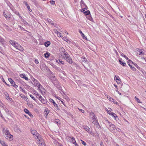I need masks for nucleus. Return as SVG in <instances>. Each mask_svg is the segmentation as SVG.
Here are the masks:
<instances>
[{
	"label": "nucleus",
	"instance_id": "1",
	"mask_svg": "<svg viewBox=\"0 0 146 146\" xmlns=\"http://www.w3.org/2000/svg\"><path fill=\"white\" fill-rule=\"evenodd\" d=\"M9 42L12 46L19 51H21L24 50L23 47L18 43L16 42L15 41L11 40Z\"/></svg>",
	"mask_w": 146,
	"mask_h": 146
},
{
	"label": "nucleus",
	"instance_id": "2",
	"mask_svg": "<svg viewBox=\"0 0 146 146\" xmlns=\"http://www.w3.org/2000/svg\"><path fill=\"white\" fill-rule=\"evenodd\" d=\"M36 143L38 146H45L44 142L41 136L36 138Z\"/></svg>",
	"mask_w": 146,
	"mask_h": 146
},
{
	"label": "nucleus",
	"instance_id": "3",
	"mask_svg": "<svg viewBox=\"0 0 146 146\" xmlns=\"http://www.w3.org/2000/svg\"><path fill=\"white\" fill-rule=\"evenodd\" d=\"M64 57V59L69 64H72L73 62V61L70 55L68 53H67L66 55Z\"/></svg>",
	"mask_w": 146,
	"mask_h": 146
},
{
	"label": "nucleus",
	"instance_id": "4",
	"mask_svg": "<svg viewBox=\"0 0 146 146\" xmlns=\"http://www.w3.org/2000/svg\"><path fill=\"white\" fill-rule=\"evenodd\" d=\"M31 132L35 138L40 135L38 133H37V131L35 130L31 129Z\"/></svg>",
	"mask_w": 146,
	"mask_h": 146
},
{
	"label": "nucleus",
	"instance_id": "5",
	"mask_svg": "<svg viewBox=\"0 0 146 146\" xmlns=\"http://www.w3.org/2000/svg\"><path fill=\"white\" fill-rule=\"evenodd\" d=\"M108 123H109L108 125V128L111 131L114 130L115 128V125L113 124H110V123H109V121Z\"/></svg>",
	"mask_w": 146,
	"mask_h": 146
},
{
	"label": "nucleus",
	"instance_id": "6",
	"mask_svg": "<svg viewBox=\"0 0 146 146\" xmlns=\"http://www.w3.org/2000/svg\"><path fill=\"white\" fill-rule=\"evenodd\" d=\"M33 82L34 83L35 86L38 87V89H39L40 88V87L42 86L40 84L39 82L35 79H34Z\"/></svg>",
	"mask_w": 146,
	"mask_h": 146
},
{
	"label": "nucleus",
	"instance_id": "7",
	"mask_svg": "<svg viewBox=\"0 0 146 146\" xmlns=\"http://www.w3.org/2000/svg\"><path fill=\"white\" fill-rule=\"evenodd\" d=\"M3 132L5 136H6L7 135H8L10 133L9 130L7 128H5L3 129Z\"/></svg>",
	"mask_w": 146,
	"mask_h": 146
},
{
	"label": "nucleus",
	"instance_id": "8",
	"mask_svg": "<svg viewBox=\"0 0 146 146\" xmlns=\"http://www.w3.org/2000/svg\"><path fill=\"white\" fill-rule=\"evenodd\" d=\"M83 127L90 134L92 135L93 134V133L92 132V131H91L90 130V128L88 126L84 125L83 126Z\"/></svg>",
	"mask_w": 146,
	"mask_h": 146
},
{
	"label": "nucleus",
	"instance_id": "9",
	"mask_svg": "<svg viewBox=\"0 0 146 146\" xmlns=\"http://www.w3.org/2000/svg\"><path fill=\"white\" fill-rule=\"evenodd\" d=\"M136 54L137 55H143L144 53L143 52V51L142 50L137 48V50L136 51Z\"/></svg>",
	"mask_w": 146,
	"mask_h": 146
},
{
	"label": "nucleus",
	"instance_id": "10",
	"mask_svg": "<svg viewBox=\"0 0 146 146\" xmlns=\"http://www.w3.org/2000/svg\"><path fill=\"white\" fill-rule=\"evenodd\" d=\"M69 138L71 139L70 141L73 144L75 145L76 146H78V145L77 144L75 139L74 137H69Z\"/></svg>",
	"mask_w": 146,
	"mask_h": 146
},
{
	"label": "nucleus",
	"instance_id": "11",
	"mask_svg": "<svg viewBox=\"0 0 146 146\" xmlns=\"http://www.w3.org/2000/svg\"><path fill=\"white\" fill-rule=\"evenodd\" d=\"M5 138L8 140H12L13 139V136L10 134V133L6 136H5Z\"/></svg>",
	"mask_w": 146,
	"mask_h": 146
},
{
	"label": "nucleus",
	"instance_id": "12",
	"mask_svg": "<svg viewBox=\"0 0 146 146\" xmlns=\"http://www.w3.org/2000/svg\"><path fill=\"white\" fill-rule=\"evenodd\" d=\"M59 50L61 54L64 55H65L67 53L66 52L65 50L63 47H61L59 49Z\"/></svg>",
	"mask_w": 146,
	"mask_h": 146
},
{
	"label": "nucleus",
	"instance_id": "13",
	"mask_svg": "<svg viewBox=\"0 0 146 146\" xmlns=\"http://www.w3.org/2000/svg\"><path fill=\"white\" fill-rule=\"evenodd\" d=\"M18 16L19 17L21 18V20L22 22H23V23L24 24V25H28L29 24L28 23L23 19L22 18V17H21V16H20V15L19 14V13H18Z\"/></svg>",
	"mask_w": 146,
	"mask_h": 146
},
{
	"label": "nucleus",
	"instance_id": "14",
	"mask_svg": "<svg viewBox=\"0 0 146 146\" xmlns=\"http://www.w3.org/2000/svg\"><path fill=\"white\" fill-rule=\"evenodd\" d=\"M8 80L10 82L12 86H13L14 87H15V86H17V85H15V82L12 79H11V78H9Z\"/></svg>",
	"mask_w": 146,
	"mask_h": 146
},
{
	"label": "nucleus",
	"instance_id": "15",
	"mask_svg": "<svg viewBox=\"0 0 146 146\" xmlns=\"http://www.w3.org/2000/svg\"><path fill=\"white\" fill-rule=\"evenodd\" d=\"M50 101L51 102L53 103V105L57 110H59V109L58 105L55 103L54 101L52 99H50Z\"/></svg>",
	"mask_w": 146,
	"mask_h": 146
},
{
	"label": "nucleus",
	"instance_id": "16",
	"mask_svg": "<svg viewBox=\"0 0 146 146\" xmlns=\"http://www.w3.org/2000/svg\"><path fill=\"white\" fill-rule=\"evenodd\" d=\"M114 80H116V82L118 84H120V78L119 76H115L114 77Z\"/></svg>",
	"mask_w": 146,
	"mask_h": 146
},
{
	"label": "nucleus",
	"instance_id": "17",
	"mask_svg": "<svg viewBox=\"0 0 146 146\" xmlns=\"http://www.w3.org/2000/svg\"><path fill=\"white\" fill-rule=\"evenodd\" d=\"M23 3L26 5V6L27 7L28 9L30 12H31L32 11V10L30 9V6L25 1H24Z\"/></svg>",
	"mask_w": 146,
	"mask_h": 146
},
{
	"label": "nucleus",
	"instance_id": "18",
	"mask_svg": "<svg viewBox=\"0 0 146 146\" xmlns=\"http://www.w3.org/2000/svg\"><path fill=\"white\" fill-rule=\"evenodd\" d=\"M20 76L21 78H24L27 80H28V78L25 76V74H20Z\"/></svg>",
	"mask_w": 146,
	"mask_h": 146
},
{
	"label": "nucleus",
	"instance_id": "19",
	"mask_svg": "<svg viewBox=\"0 0 146 146\" xmlns=\"http://www.w3.org/2000/svg\"><path fill=\"white\" fill-rule=\"evenodd\" d=\"M3 16L7 20H10L11 17L9 16H7L5 12H3Z\"/></svg>",
	"mask_w": 146,
	"mask_h": 146
},
{
	"label": "nucleus",
	"instance_id": "20",
	"mask_svg": "<svg viewBox=\"0 0 146 146\" xmlns=\"http://www.w3.org/2000/svg\"><path fill=\"white\" fill-rule=\"evenodd\" d=\"M4 94L5 96L7 97V99L9 100L10 101H11L12 100V98H10L9 97V95L7 92H4Z\"/></svg>",
	"mask_w": 146,
	"mask_h": 146
},
{
	"label": "nucleus",
	"instance_id": "21",
	"mask_svg": "<svg viewBox=\"0 0 146 146\" xmlns=\"http://www.w3.org/2000/svg\"><path fill=\"white\" fill-rule=\"evenodd\" d=\"M122 59H120L119 60V63L123 66H125L126 64V63L125 62H123V61H122Z\"/></svg>",
	"mask_w": 146,
	"mask_h": 146
},
{
	"label": "nucleus",
	"instance_id": "22",
	"mask_svg": "<svg viewBox=\"0 0 146 146\" xmlns=\"http://www.w3.org/2000/svg\"><path fill=\"white\" fill-rule=\"evenodd\" d=\"M108 99L110 101L112 102L113 103H115V100L113 98H112L109 96H107Z\"/></svg>",
	"mask_w": 146,
	"mask_h": 146
},
{
	"label": "nucleus",
	"instance_id": "23",
	"mask_svg": "<svg viewBox=\"0 0 146 146\" xmlns=\"http://www.w3.org/2000/svg\"><path fill=\"white\" fill-rule=\"evenodd\" d=\"M50 44V42L49 41H47L44 43V45L45 46L47 47Z\"/></svg>",
	"mask_w": 146,
	"mask_h": 146
},
{
	"label": "nucleus",
	"instance_id": "24",
	"mask_svg": "<svg viewBox=\"0 0 146 146\" xmlns=\"http://www.w3.org/2000/svg\"><path fill=\"white\" fill-rule=\"evenodd\" d=\"M82 61L84 63H87L88 62V60L85 57H82Z\"/></svg>",
	"mask_w": 146,
	"mask_h": 146
},
{
	"label": "nucleus",
	"instance_id": "25",
	"mask_svg": "<svg viewBox=\"0 0 146 146\" xmlns=\"http://www.w3.org/2000/svg\"><path fill=\"white\" fill-rule=\"evenodd\" d=\"M49 112V111L47 109H46L45 110L44 112L45 114V115L46 117H47L48 115Z\"/></svg>",
	"mask_w": 146,
	"mask_h": 146
},
{
	"label": "nucleus",
	"instance_id": "26",
	"mask_svg": "<svg viewBox=\"0 0 146 146\" xmlns=\"http://www.w3.org/2000/svg\"><path fill=\"white\" fill-rule=\"evenodd\" d=\"M0 143L3 146H8L4 141H2L0 140Z\"/></svg>",
	"mask_w": 146,
	"mask_h": 146
},
{
	"label": "nucleus",
	"instance_id": "27",
	"mask_svg": "<svg viewBox=\"0 0 146 146\" xmlns=\"http://www.w3.org/2000/svg\"><path fill=\"white\" fill-rule=\"evenodd\" d=\"M50 54L49 53L47 52L44 54L45 57L46 58H48L50 56Z\"/></svg>",
	"mask_w": 146,
	"mask_h": 146
},
{
	"label": "nucleus",
	"instance_id": "28",
	"mask_svg": "<svg viewBox=\"0 0 146 146\" xmlns=\"http://www.w3.org/2000/svg\"><path fill=\"white\" fill-rule=\"evenodd\" d=\"M40 100L43 104H45L46 103V100H45L43 98L42 99H41Z\"/></svg>",
	"mask_w": 146,
	"mask_h": 146
},
{
	"label": "nucleus",
	"instance_id": "29",
	"mask_svg": "<svg viewBox=\"0 0 146 146\" xmlns=\"http://www.w3.org/2000/svg\"><path fill=\"white\" fill-rule=\"evenodd\" d=\"M17 129L15 130V131L18 133L21 132L20 129L17 126L15 128V129Z\"/></svg>",
	"mask_w": 146,
	"mask_h": 146
},
{
	"label": "nucleus",
	"instance_id": "30",
	"mask_svg": "<svg viewBox=\"0 0 146 146\" xmlns=\"http://www.w3.org/2000/svg\"><path fill=\"white\" fill-rule=\"evenodd\" d=\"M128 65L130 66L131 69L133 71H135L136 70V69L133 66H132V65H130L129 64H128Z\"/></svg>",
	"mask_w": 146,
	"mask_h": 146
},
{
	"label": "nucleus",
	"instance_id": "31",
	"mask_svg": "<svg viewBox=\"0 0 146 146\" xmlns=\"http://www.w3.org/2000/svg\"><path fill=\"white\" fill-rule=\"evenodd\" d=\"M80 4L81 5L82 7H83V6H84L86 5L85 4L84 2V1L83 0H81L80 2Z\"/></svg>",
	"mask_w": 146,
	"mask_h": 146
},
{
	"label": "nucleus",
	"instance_id": "32",
	"mask_svg": "<svg viewBox=\"0 0 146 146\" xmlns=\"http://www.w3.org/2000/svg\"><path fill=\"white\" fill-rule=\"evenodd\" d=\"M55 122L58 125L60 124V120L58 119H56L55 120Z\"/></svg>",
	"mask_w": 146,
	"mask_h": 146
},
{
	"label": "nucleus",
	"instance_id": "33",
	"mask_svg": "<svg viewBox=\"0 0 146 146\" xmlns=\"http://www.w3.org/2000/svg\"><path fill=\"white\" fill-rule=\"evenodd\" d=\"M48 22L50 24H51L52 25H54V23L52 21V20L50 19H49L48 20Z\"/></svg>",
	"mask_w": 146,
	"mask_h": 146
},
{
	"label": "nucleus",
	"instance_id": "34",
	"mask_svg": "<svg viewBox=\"0 0 146 146\" xmlns=\"http://www.w3.org/2000/svg\"><path fill=\"white\" fill-rule=\"evenodd\" d=\"M142 61L143 63L146 62V58L142 57Z\"/></svg>",
	"mask_w": 146,
	"mask_h": 146
},
{
	"label": "nucleus",
	"instance_id": "35",
	"mask_svg": "<svg viewBox=\"0 0 146 146\" xmlns=\"http://www.w3.org/2000/svg\"><path fill=\"white\" fill-rule=\"evenodd\" d=\"M135 99H136L137 100V101L138 103H141V102H140V100L136 96H135Z\"/></svg>",
	"mask_w": 146,
	"mask_h": 146
},
{
	"label": "nucleus",
	"instance_id": "36",
	"mask_svg": "<svg viewBox=\"0 0 146 146\" xmlns=\"http://www.w3.org/2000/svg\"><path fill=\"white\" fill-rule=\"evenodd\" d=\"M56 33H57L58 36V37H61L62 35V34L61 33L58 32V31H57L56 32H55Z\"/></svg>",
	"mask_w": 146,
	"mask_h": 146
},
{
	"label": "nucleus",
	"instance_id": "37",
	"mask_svg": "<svg viewBox=\"0 0 146 146\" xmlns=\"http://www.w3.org/2000/svg\"><path fill=\"white\" fill-rule=\"evenodd\" d=\"M96 116H95V115H94L92 117V119H94L95 120L93 121V122H92V123H93L94 122V121L96 122H97V121L96 120Z\"/></svg>",
	"mask_w": 146,
	"mask_h": 146
},
{
	"label": "nucleus",
	"instance_id": "38",
	"mask_svg": "<svg viewBox=\"0 0 146 146\" xmlns=\"http://www.w3.org/2000/svg\"><path fill=\"white\" fill-rule=\"evenodd\" d=\"M84 13L86 15H88L90 14V12L88 10L86 11H85Z\"/></svg>",
	"mask_w": 146,
	"mask_h": 146
},
{
	"label": "nucleus",
	"instance_id": "39",
	"mask_svg": "<svg viewBox=\"0 0 146 146\" xmlns=\"http://www.w3.org/2000/svg\"><path fill=\"white\" fill-rule=\"evenodd\" d=\"M19 89L22 92H23V93H25V90H24L22 87H20V88H19Z\"/></svg>",
	"mask_w": 146,
	"mask_h": 146
},
{
	"label": "nucleus",
	"instance_id": "40",
	"mask_svg": "<svg viewBox=\"0 0 146 146\" xmlns=\"http://www.w3.org/2000/svg\"><path fill=\"white\" fill-rule=\"evenodd\" d=\"M30 96L33 100L36 102V101L37 100L36 99H35L34 97L32 95L30 94Z\"/></svg>",
	"mask_w": 146,
	"mask_h": 146
},
{
	"label": "nucleus",
	"instance_id": "41",
	"mask_svg": "<svg viewBox=\"0 0 146 146\" xmlns=\"http://www.w3.org/2000/svg\"><path fill=\"white\" fill-rule=\"evenodd\" d=\"M24 111L25 113L27 114H28L29 113V110L26 108L24 109Z\"/></svg>",
	"mask_w": 146,
	"mask_h": 146
},
{
	"label": "nucleus",
	"instance_id": "42",
	"mask_svg": "<svg viewBox=\"0 0 146 146\" xmlns=\"http://www.w3.org/2000/svg\"><path fill=\"white\" fill-rule=\"evenodd\" d=\"M81 141H82V144L84 146L86 145V143L85 142L82 140H81Z\"/></svg>",
	"mask_w": 146,
	"mask_h": 146
},
{
	"label": "nucleus",
	"instance_id": "43",
	"mask_svg": "<svg viewBox=\"0 0 146 146\" xmlns=\"http://www.w3.org/2000/svg\"><path fill=\"white\" fill-rule=\"evenodd\" d=\"M18 26L20 28L21 30L26 31V30L24 28H23L22 27H21L20 25H19Z\"/></svg>",
	"mask_w": 146,
	"mask_h": 146
},
{
	"label": "nucleus",
	"instance_id": "44",
	"mask_svg": "<svg viewBox=\"0 0 146 146\" xmlns=\"http://www.w3.org/2000/svg\"><path fill=\"white\" fill-rule=\"evenodd\" d=\"M111 115H112L115 118L117 117L116 115L114 113H111Z\"/></svg>",
	"mask_w": 146,
	"mask_h": 146
},
{
	"label": "nucleus",
	"instance_id": "45",
	"mask_svg": "<svg viewBox=\"0 0 146 146\" xmlns=\"http://www.w3.org/2000/svg\"><path fill=\"white\" fill-rule=\"evenodd\" d=\"M81 36L84 39H87V38L85 36L84 34L83 33L81 34Z\"/></svg>",
	"mask_w": 146,
	"mask_h": 146
},
{
	"label": "nucleus",
	"instance_id": "46",
	"mask_svg": "<svg viewBox=\"0 0 146 146\" xmlns=\"http://www.w3.org/2000/svg\"><path fill=\"white\" fill-rule=\"evenodd\" d=\"M61 61H62V60L59 59H58L56 60V62H57L59 64L60 63H61Z\"/></svg>",
	"mask_w": 146,
	"mask_h": 146
},
{
	"label": "nucleus",
	"instance_id": "47",
	"mask_svg": "<svg viewBox=\"0 0 146 146\" xmlns=\"http://www.w3.org/2000/svg\"><path fill=\"white\" fill-rule=\"evenodd\" d=\"M121 55L122 56H123V57H125V58H126V59H128V58L127 57H126V56L125 55H124V54H123V53H122L121 54Z\"/></svg>",
	"mask_w": 146,
	"mask_h": 146
},
{
	"label": "nucleus",
	"instance_id": "48",
	"mask_svg": "<svg viewBox=\"0 0 146 146\" xmlns=\"http://www.w3.org/2000/svg\"><path fill=\"white\" fill-rule=\"evenodd\" d=\"M3 82H4L8 86H10V85L6 83V82H5L4 79L3 78Z\"/></svg>",
	"mask_w": 146,
	"mask_h": 146
},
{
	"label": "nucleus",
	"instance_id": "49",
	"mask_svg": "<svg viewBox=\"0 0 146 146\" xmlns=\"http://www.w3.org/2000/svg\"><path fill=\"white\" fill-rule=\"evenodd\" d=\"M55 97L57 99H58L59 100H60V101H61V100H62V99L60 98V97L58 96H55Z\"/></svg>",
	"mask_w": 146,
	"mask_h": 146
},
{
	"label": "nucleus",
	"instance_id": "50",
	"mask_svg": "<svg viewBox=\"0 0 146 146\" xmlns=\"http://www.w3.org/2000/svg\"><path fill=\"white\" fill-rule=\"evenodd\" d=\"M107 110V111L108 113L110 115H111V113H112V112H111L110 111L108 110Z\"/></svg>",
	"mask_w": 146,
	"mask_h": 146
},
{
	"label": "nucleus",
	"instance_id": "51",
	"mask_svg": "<svg viewBox=\"0 0 146 146\" xmlns=\"http://www.w3.org/2000/svg\"><path fill=\"white\" fill-rule=\"evenodd\" d=\"M3 38L1 36H0V42H3Z\"/></svg>",
	"mask_w": 146,
	"mask_h": 146
},
{
	"label": "nucleus",
	"instance_id": "52",
	"mask_svg": "<svg viewBox=\"0 0 146 146\" xmlns=\"http://www.w3.org/2000/svg\"><path fill=\"white\" fill-rule=\"evenodd\" d=\"M56 143H55V144H54V145H55V146H59V145H60V143L58 142H56Z\"/></svg>",
	"mask_w": 146,
	"mask_h": 146
},
{
	"label": "nucleus",
	"instance_id": "53",
	"mask_svg": "<svg viewBox=\"0 0 146 146\" xmlns=\"http://www.w3.org/2000/svg\"><path fill=\"white\" fill-rule=\"evenodd\" d=\"M35 63L36 64H38L39 63L38 60L36 59L35 60Z\"/></svg>",
	"mask_w": 146,
	"mask_h": 146
},
{
	"label": "nucleus",
	"instance_id": "54",
	"mask_svg": "<svg viewBox=\"0 0 146 146\" xmlns=\"http://www.w3.org/2000/svg\"><path fill=\"white\" fill-rule=\"evenodd\" d=\"M28 114L31 117H33V115L30 112H29Z\"/></svg>",
	"mask_w": 146,
	"mask_h": 146
},
{
	"label": "nucleus",
	"instance_id": "55",
	"mask_svg": "<svg viewBox=\"0 0 146 146\" xmlns=\"http://www.w3.org/2000/svg\"><path fill=\"white\" fill-rule=\"evenodd\" d=\"M50 3L52 5H54L55 4V1H50Z\"/></svg>",
	"mask_w": 146,
	"mask_h": 146
},
{
	"label": "nucleus",
	"instance_id": "56",
	"mask_svg": "<svg viewBox=\"0 0 146 146\" xmlns=\"http://www.w3.org/2000/svg\"><path fill=\"white\" fill-rule=\"evenodd\" d=\"M78 109L79 110H80V111H81V112H82V113H84V110H83L82 109H80L79 108H78Z\"/></svg>",
	"mask_w": 146,
	"mask_h": 146
},
{
	"label": "nucleus",
	"instance_id": "57",
	"mask_svg": "<svg viewBox=\"0 0 146 146\" xmlns=\"http://www.w3.org/2000/svg\"><path fill=\"white\" fill-rule=\"evenodd\" d=\"M94 115V113L93 112H91L90 113V117L93 116Z\"/></svg>",
	"mask_w": 146,
	"mask_h": 146
},
{
	"label": "nucleus",
	"instance_id": "58",
	"mask_svg": "<svg viewBox=\"0 0 146 146\" xmlns=\"http://www.w3.org/2000/svg\"><path fill=\"white\" fill-rule=\"evenodd\" d=\"M3 104L1 102H0V106L1 107L3 108Z\"/></svg>",
	"mask_w": 146,
	"mask_h": 146
},
{
	"label": "nucleus",
	"instance_id": "59",
	"mask_svg": "<svg viewBox=\"0 0 146 146\" xmlns=\"http://www.w3.org/2000/svg\"><path fill=\"white\" fill-rule=\"evenodd\" d=\"M85 6V8H84L85 9V10H87V9H88V8L87 7V6L85 5H84Z\"/></svg>",
	"mask_w": 146,
	"mask_h": 146
},
{
	"label": "nucleus",
	"instance_id": "60",
	"mask_svg": "<svg viewBox=\"0 0 146 146\" xmlns=\"http://www.w3.org/2000/svg\"><path fill=\"white\" fill-rule=\"evenodd\" d=\"M58 142L55 139L54 140L53 143H54V144H55V143H56V142Z\"/></svg>",
	"mask_w": 146,
	"mask_h": 146
},
{
	"label": "nucleus",
	"instance_id": "61",
	"mask_svg": "<svg viewBox=\"0 0 146 146\" xmlns=\"http://www.w3.org/2000/svg\"><path fill=\"white\" fill-rule=\"evenodd\" d=\"M61 64H63V65H64L65 64L64 62L62 61L61 62Z\"/></svg>",
	"mask_w": 146,
	"mask_h": 146
},
{
	"label": "nucleus",
	"instance_id": "62",
	"mask_svg": "<svg viewBox=\"0 0 146 146\" xmlns=\"http://www.w3.org/2000/svg\"><path fill=\"white\" fill-rule=\"evenodd\" d=\"M95 133V135H96V136H98L99 135V134H98V133L97 132H96Z\"/></svg>",
	"mask_w": 146,
	"mask_h": 146
},
{
	"label": "nucleus",
	"instance_id": "63",
	"mask_svg": "<svg viewBox=\"0 0 146 146\" xmlns=\"http://www.w3.org/2000/svg\"><path fill=\"white\" fill-rule=\"evenodd\" d=\"M36 95H37V96H38V98H39V97H40V95L39 94H38L37 93L36 94Z\"/></svg>",
	"mask_w": 146,
	"mask_h": 146
},
{
	"label": "nucleus",
	"instance_id": "64",
	"mask_svg": "<svg viewBox=\"0 0 146 146\" xmlns=\"http://www.w3.org/2000/svg\"><path fill=\"white\" fill-rule=\"evenodd\" d=\"M79 32L81 34H82L83 33H82V31H81L80 30L79 31Z\"/></svg>",
	"mask_w": 146,
	"mask_h": 146
}]
</instances>
